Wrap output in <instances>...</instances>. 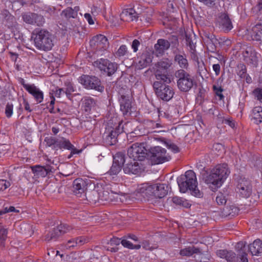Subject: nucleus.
Masks as SVG:
<instances>
[{"label":"nucleus","mask_w":262,"mask_h":262,"mask_svg":"<svg viewBox=\"0 0 262 262\" xmlns=\"http://www.w3.org/2000/svg\"><path fill=\"white\" fill-rule=\"evenodd\" d=\"M75 246H77V242L75 238L68 241L65 245V247L67 249H70L71 248H73Z\"/></svg>","instance_id":"864d4df0"},{"label":"nucleus","mask_w":262,"mask_h":262,"mask_svg":"<svg viewBox=\"0 0 262 262\" xmlns=\"http://www.w3.org/2000/svg\"><path fill=\"white\" fill-rule=\"evenodd\" d=\"M92 194L94 198L91 199L95 203L97 202H99L100 201L102 202H109L112 200L111 196L107 191H103L101 192H98L97 191L93 190L92 192Z\"/></svg>","instance_id":"4be33fe9"},{"label":"nucleus","mask_w":262,"mask_h":262,"mask_svg":"<svg viewBox=\"0 0 262 262\" xmlns=\"http://www.w3.org/2000/svg\"><path fill=\"white\" fill-rule=\"evenodd\" d=\"M251 36L253 40L259 41L262 36V25L256 24L252 28Z\"/></svg>","instance_id":"c85d7f7f"},{"label":"nucleus","mask_w":262,"mask_h":262,"mask_svg":"<svg viewBox=\"0 0 262 262\" xmlns=\"http://www.w3.org/2000/svg\"><path fill=\"white\" fill-rule=\"evenodd\" d=\"M61 235L62 233L57 227L56 228H54L51 232L47 235L46 239L49 241L51 240L55 241Z\"/></svg>","instance_id":"72a5a7b5"},{"label":"nucleus","mask_w":262,"mask_h":262,"mask_svg":"<svg viewBox=\"0 0 262 262\" xmlns=\"http://www.w3.org/2000/svg\"><path fill=\"white\" fill-rule=\"evenodd\" d=\"M137 160H133L132 161L129 162L126 164L124 168L123 171L125 173L127 174H137L140 170V166Z\"/></svg>","instance_id":"b1692460"},{"label":"nucleus","mask_w":262,"mask_h":262,"mask_svg":"<svg viewBox=\"0 0 262 262\" xmlns=\"http://www.w3.org/2000/svg\"><path fill=\"white\" fill-rule=\"evenodd\" d=\"M230 173L227 164H219L206 177L205 182L213 191H215L222 185Z\"/></svg>","instance_id":"f257e3e1"},{"label":"nucleus","mask_w":262,"mask_h":262,"mask_svg":"<svg viewBox=\"0 0 262 262\" xmlns=\"http://www.w3.org/2000/svg\"><path fill=\"white\" fill-rule=\"evenodd\" d=\"M120 243H121V240L120 238L114 237L110 240V242L108 244H110L111 246H117L119 245Z\"/></svg>","instance_id":"5fc2aeb1"},{"label":"nucleus","mask_w":262,"mask_h":262,"mask_svg":"<svg viewBox=\"0 0 262 262\" xmlns=\"http://www.w3.org/2000/svg\"><path fill=\"white\" fill-rule=\"evenodd\" d=\"M23 81H24L23 80ZM24 89L35 99L38 103H41L43 99V93L34 84H26L24 81L21 83Z\"/></svg>","instance_id":"2eb2a0df"},{"label":"nucleus","mask_w":262,"mask_h":262,"mask_svg":"<svg viewBox=\"0 0 262 262\" xmlns=\"http://www.w3.org/2000/svg\"><path fill=\"white\" fill-rule=\"evenodd\" d=\"M67 17L71 18L74 17V12L71 8H68L63 11Z\"/></svg>","instance_id":"4d7b16f0"},{"label":"nucleus","mask_w":262,"mask_h":262,"mask_svg":"<svg viewBox=\"0 0 262 262\" xmlns=\"http://www.w3.org/2000/svg\"><path fill=\"white\" fill-rule=\"evenodd\" d=\"M161 82L162 81H157L153 84L156 93L160 99L165 101H169L173 97V90L170 86L161 83Z\"/></svg>","instance_id":"6e6552de"},{"label":"nucleus","mask_w":262,"mask_h":262,"mask_svg":"<svg viewBox=\"0 0 262 262\" xmlns=\"http://www.w3.org/2000/svg\"><path fill=\"white\" fill-rule=\"evenodd\" d=\"M152 53L149 52H145L140 57L137 64L139 69H143L149 66L152 61Z\"/></svg>","instance_id":"5701e85b"},{"label":"nucleus","mask_w":262,"mask_h":262,"mask_svg":"<svg viewBox=\"0 0 262 262\" xmlns=\"http://www.w3.org/2000/svg\"><path fill=\"white\" fill-rule=\"evenodd\" d=\"M64 94H65V91L63 88L57 89L55 92V96L58 97H61Z\"/></svg>","instance_id":"0e129e2a"},{"label":"nucleus","mask_w":262,"mask_h":262,"mask_svg":"<svg viewBox=\"0 0 262 262\" xmlns=\"http://www.w3.org/2000/svg\"><path fill=\"white\" fill-rule=\"evenodd\" d=\"M197 63H198V71L200 73L203 72L204 70H206L204 63L202 60L199 61L198 60Z\"/></svg>","instance_id":"13d9d810"},{"label":"nucleus","mask_w":262,"mask_h":262,"mask_svg":"<svg viewBox=\"0 0 262 262\" xmlns=\"http://www.w3.org/2000/svg\"><path fill=\"white\" fill-rule=\"evenodd\" d=\"M249 249L252 255L259 256L262 254V242L260 239L255 240L250 245Z\"/></svg>","instance_id":"bb28decb"},{"label":"nucleus","mask_w":262,"mask_h":262,"mask_svg":"<svg viewBox=\"0 0 262 262\" xmlns=\"http://www.w3.org/2000/svg\"><path fill=\"white\" fill-rule=\"evenodd\" d=\"M78 80L86 89H94L101 92L104 90L100 80L95 76L83 75L79 78Z\"/></svg>","instance_id":"1a4fd4ad"},{"label":"nucleus","mask_w":262,"mask_h":262,"mask_svg":"<svg viewBox=\"0 0 262 262\" xmlns=\"http://www.w3.org/2000/svg\"><path fill=\"white\" fill-rule=\"evenodd\" d=\"M31 169L35 176L37 178L45 177L51 170L50 167H46L38 165L31 167Z\"/></svg>","instance_id":"a878e982"},{"label":"nucleus","mask_w":262,"mask_h":262,"mask_svg":"<svg viewBox=\"0 0 262 262\" xmlns=\"http://www.w3.org/2000/svg\"><path fill=\"white\" fill-rule=\"evenodd\" d=\"M57 227L62 234L67 233L72 229V228L70 226L66 224H61L58 226Z\"/></svg>","instance_id":"c03bdc74"},{"label":"nucleus","mask_w":262,"mask_h":262,"mask_svg":"<svg viewBox=\"0 0 262 262\" xmlns=\"http://www.w3.org/2000/svg\"><path fill=\"white\" fill-rule=\"evenodd\" d=\"M10 186L9 181L4 179L0 180V191H4Z\"/></svg>","instance_id":"8fccbe9b"},{"label":"nucleus","mask_w":262,"mask_h":262,"mask_svg":"<svg viewBox=\"0 0 262 262\" xmlns=\"http://www.w3.org/2000/svg\"><path fill=\"white\" fill-rule=\"evenodd\" d=\"M23 104L24 105L25 109L26 111H28L29 112H31L32 111L31 109L30 108V105L26 100H24Z\"/></svg>","instance_id":"774afa93"},{"label":"nucleus","mask_w":262,"mask_h":262,"mask_svg":"<svg viewBox=\"0 0 262 262\" xmlns=\"http://www.w3.org/2000/svg\"><path fill=\"white\" fill-rule=\"evenodd\" d=\"M216 201L219 205H225L227 202L226 196L222 193H219L216 197Z\"/></svg>","instance_id":"37998d69"},{"label":"nucleus","mask_w":262,"mask_h":262,"mask_svg":"<svg viewBox=\"0 0 262 262\" xmlns=\"http://www.w3.org/2000/svg\"><path fill=\"white\" fill-rule=\"evenodd\" d=\"M34 14L28 13L23 15V18L24 21L28 24L33 25Z\"/></svg>","instance_id":"79ce46f5"},{"label":"nucleus","mask_w":262,"mask_h":262,"mask_svg":"<svg viewBox=\"0 0 262 262\" xmlns=\"http://www.w3.org/2000/svg\"><path fill=\"white\" fill-rule=\"evenodd\" d=\"M77 242V246H81L86 242V239L84 237L81 236L75 238Z\"/></svg>","instance_id":"052dcab7"},{"label":"nucleus","mask_w":262,"mask_h":262,"mask_svg":"<svg viewBox=\"0 0 262 262\" xmlns=\"http://www.w3.org/2000/svg\"><path fill=\"white\" fill-rule=\"evenodd\" d=\"M88 184V181L79 178L75 180L73 183L74 193L78 197L85 196Z\"/></svg>","instance_id":"4468645a"},{"label":"nucleus","mask_w":262,"mask_h":262,"mask_svg":"<svg viewBox=\"0 0 262 262\" xmlns=\"http://www.w3.org/2000/svg\"><path fill=\"white\" fill-rule=\"evenodd\" d=\"M253 93L255 97L262 103V89L257 88L253 91Z\"/></svg>","instance_id":"de8ad7c7"},{"label":"nucleus","mask_w":262,"mask_h":262,"mask_svg":"<svg viewBox=\"0 0 262 262\" xmlns=\"http://www.w3.org/2000/svg\"><path fill=\"white\" fill-rule=\"evenodd\" d=\"M94 66L98 68L100 71L111 76L115 73L118 68L117 63H113L107 59L101 58L95 61Z\"/></svg>","instance_id":"f8f14e48"},{"label":"nucleus","mask_w":262,"mask_h":262,"mask_svg":"<svg viewBox=\"0 0 262 262\" xmlns=\"http://www.w3.org/2000/svg\"><path fill=\"white\" fill-rule=\"evenodd\" d=\"M8 231L3 226H0V241L1 245L4 246V242L7 238Z\"/></svg>","instance_id":"ea45409f"},{"label":"nucleus","mask_w":262,"mask_h":262,"mask_svg":"<svg viewBox=\"0 0 262 262\" xmlns=\"http://www.w3.org/2000/svg\"><path fill=\"white\" fill-rule=\"evenodd\" d=\"M127 155L133 160L143 161L146 155V149L143 144L135 143L128 148Z\"/></svg>","instance_id":"9b49d317"},{"label":"nucleus","mask_w":262,"mask_h":262,"mask_svg":"<svg viewBox=\"0 0 262 262\" xmlns=\"http://www.w3.org/2000/svg\"><path fill=\"white\" fill-rule=\"evenodd\" d=\"M120 110L124 116H130L132 112V99L128 95H122L120 99Z\"/></svg>","instance_id":"f3484780"},{"label":"nucleus","mask_w":262,"mask_h":262,"mask_svg":"<svg viewBox=\"0 0 262 262\" xmlns=\"http://www.w3.org/2000/svg\"><path fill=\"white\" fill-rule=\"evenodd\" d=\"M237 75L241 78H245L246 75V68L244 64L238 66Z\"/></svg>","instance_id":"a18cd8bd"},{"label":"nucleus","mask_w":262,"mask_h":262,"mask_svg":"<svg viewBox=\"0 0 262 262\" xmlns=\"http://www.w3.org/2000/svg\"><path fill=\"white\" fill-rule=\"evenodd\" d=\"M91 43L96 46L98 50H105L108 47L107 38L101 34L94 36L91 41Z\"/></svg>","instance_id":"aec40b11"},{"label":"nucleus","mask_w":262,"mask_h":262,"mask_svg":"<svg viewBox=\"0 0 262 262\" xmlns=\"http://www.w3.org/2000/svg\"><path fill=\"white\" fill-rule=\"evenodd\" d=\"M94 104V99L90 97H85L82 99V107L85 112L90 111Z\"/></svg>","instance_id":"473e14b6"},{"label":"nucleus","mask_w":262,"mask_h":262,"mask_svg":"<svg viewBox=\"0 0 262 262\" xmlns=\"http://www.w3.org/2000/svg\"><path fill=\"white\" fill-rule=\"evenodd\" d=\"M57 140L58 139L53 137H48L45 139V141L46 142L48 146H53V148L56 149Z\"/></svg>","instance_id":"a19ab883"},{"label":"nucleus","mask_w":262,"mask_h":262,"mask_svg":"<svg viewBox=\"0 0 262 262\" xmlns=\"http://www.w3.org/2000/svg\"><path fill=\"white\" fill-rule=\"evenodd\" d=\"M150 158L154 164H159L168 161L169 157L167 156L165 149L156 146L150 149Z\"/></svg>","instance_id":"9d476101"},{"label":"nucleus","mask_w":262,"mask_h":262,"mask_svg":"<svg viewBox=\"0 0 262 262\" xmlns=\"http://www.w3.org/2000/svg\"><path fill=\"white\" fill-rule=\"evenodd\" d=\"M72 146L73 145L69 140L64 138H61L57 140L56 149L62 148L70 149V148H72Z\"/></svg>","instance_id":"7c9ffc66"},{"label":"nucleus","mask_w":262,"mask_h":262,"mask_svg":"<svg viewBox=\"0 0 262 262\" xmlns=\"http://www.w3.org/2000/svg\"><path fill=\"white\" fill-rule=\"evenodd\" d=\"M170 46V43L169 41L164 39H159L154 46L155 53L157 56L162 55Z\"/></svg>","instance_id":"412c9836"},{"label":"nucleus","mask_w":262,"mask_h":262,"mask_svg":"<svg viewBox=\"0 0 262 262\" xmlns=\"http://www.w3.org/2000/svg\"><path fill=\"white\" fill-rule=\"evenodd\" d=\"M125 162L124 156L121 154H117L114 156L113 165L110 170L111 175L117 174L121 170L122 165Z\"/></svg>","instance_id":"a211bd4d"},{"label":"nucleus","mask_w":262,"mask_h":262,"mask_svg":"<svg viewBox=\"0 0 262 262\" xmlns=\"http://www.w3.org/2000/svg\"><path fill=\"white\" fill-rule=\"evenodd\" d=\"M138 190L140 193H144L147 196H154L156 198L161 199L167 194L168 187L165 184L144 183L140 185Z\"/></svg>","instance_id":"39448f33"},{"label":"nucleus","mask_w":262,"mask_h":262,"mask_svg":"<svg viewBox=\"0 0 262 262\" xmlns=\"http://www.w3.org/2000/svg\"><path fill=\"white\" fill-rule=\"evenodd\" d=\"M171 64V61L168 58L161 60L156 64L157 70L155 76L158 80L167 83L171 82L169 76L167 74V70Z\"/></svg>","instance_id":"0eeeda50"},{"label":"nucleus","mask_w":262,"mask_h":262,"mask_svg":"<svg viewBox=\"0 0 262 262\" xmlns=\"http://www.w3.org/2000/svg\"><path fill=\"white\" fill-rule=\"evenodd\" d=\"M128 53L127 48L125 45H121L115 53L116 57H121L124 56Z\"/></svg>","instance_id":"58836bf2"},{"label":"nucleus","mask_w":262,"mask_h":262,"mask_svg":"<svg viewBox=\"0 0 262 262\" xmlns=\"http://www.w3.org/2000/svg\"><path fill=\"white\" fill-rule=\"evenodd\" d=\"M84 17L86 20L88 21L90 25H93L94 24V21L92 18V16L89 13H85L84 14Z\"/></svg>","instance_id":"69168bd1"},{"label":"nucleus","mask_w":262,"mask_h":262,"mask_svg":"<svg viewBox=\"0 0 262 262\" xmlns=\"http://www.w3.org/2000/svg\"><path fill=\"white\" fill-rule=\"evenodd\" d=\"M65 91V94L68 97H69L71 95L72 93L74 92V89L73 85L71 83H69L67 85V88Z\"/></svg>","instance_id":"603ef678"},{"label":"nucleus","mask_w":262,"mask_h":262,"mask_svg":"<svg viewBox=\"0 0 262 262\" xmlns=\"http://www.w3.org/2000/svg\"><path fill=\"white\" fill-rule=\"evenodd\" d=\"M177 84L179 90L183 92L189 91L196 84L194 77L183 69L177 70L175 73Z\"/></svg>","instance_id":"423d86ee"},{"label":"nucleus","mask_w":262,"mask_h":262,"mask_svg":"<svg viewBox=\"0 0 262 262\" xmlns=\"http://www.w3.org/2000/svg\"><path fill=\"white\" fill-rule=\"evenodd\" d=\"M238 193L243 198H248L252 193V186L249 181L241 179L237 186Z\"/></svg>","instance_id":"dca6fc26"},{"label":"nucleus","mask_w":262,"mask_h":262,"mask_svg":"<svg viewBox=\"0 0 262 262\" xmlns=\"http://www.w3.org/2000/svg\"><path fill=\"white\" fill-rule=\"evenodd\" d=\"M213 70L214 71L215 75L218 76L221 71V66L219 64H214L212 66Z\"/></svg>","instance_id":"e2e57ef3"},{"label":"nucleus","mask_w":262,"mask_h":262,"mask_svg":"<svg viewBox=\"0 0 262 262\" xmlns=\"http://www.w3.org/2000/svg\"><path fill=\"white\" fill-rule=\"evenodd\" d=\"M213 89L215 94L219 97L220 99H223L224 98V96L222 93L223 92V89L221 88V86L214 85L213 86Z\"/></svg>","instance_id":"49530a36"},{"label":"nucleus","mask_w":262,"mask_h":262,"mask_svg":"<svg viewBox=\"0 0 262 262\" xmlns=\"http://www.w3.org/2000/svg\"><path fill=\"white\" fill-rule=\"evenodd\" d=\"M10 212H18L19 210H16L13 206H10L9 208L6 207L4 210L0 211V215Z\"/></svg>","instance_id":"6e6d98bb"},{"label":"nucleus","mask_w":262,"mask_h":262,"mask_svg":"<svg viewBox=\"0 0 262 262\" xmlns=\"http://www.w3.org/2000/svg\"><path fill=\"white\" fill-rule=\"evenodd\" d=\"M120 18L124 21L129 22L136 20L137 16L134 9H126L124 10L120 14Z\"/></svg>","instance_id":"393cba45"},{"label":"nucleus","mask_w":262,"mask_h":262,"mask_svg":"<svg viewBox=\"0 0 262 262\" xmlns=\"http://www.w3.org/2000/svg\"><path fill=\"white\" fill-rule=\"evenodd\" d=\"M121 125V123H119L118 128H116L115 130H112L108 136V138H110L111 140H112L111 142V144H115L116 141V137L117 136L120 134L122 132V128L121 129L120 128Z\"/></svg>","instance_id":"c9c22d12"},{"label":"nucleus","mask_w":262,"mask_h":262,"mask_svg":"<svg viewBox=\"0 0 262 262\" xmlns=\"http://www.w3.org/2000/svg\"><path fill=\"white\" fill-rule=\"evenodd\" d=\"M140 44V41L137 39H135L133 40L132 45V48L133 49L134 52H136L138 51V47L139 46Z\"/></svg>","instance_id":"bf43d9fd"},{"label":"nucleus","mask_w":262,"mask_h":262,"mask_svg":"<svg viewBox=\"0 0 262 262\" xmlns=\"http://www.w3.org/2000/svg\"><path fill=\"white\" fill-rule=\"evenodd\" d=\"M13 106L12 104L7 103L5 108V114L8 118H10L13 114Z\"/></svg>","instance_id":"09e8293b"},{"label":"nucleus","mask_w":262,"mask_h":262,"mask_svg":"<svg viewBox=\"0 0 262 262\" xmlns=\"http://www.w3.org/2000/svg\"><path fill=\"white\" fill-rule=\"evenodd\" d=\"M177 182L181 192L185 193L189 190L192 195L198 198L203 196V193L197 187L196 177L192 170L186 171L185 175L178 178Z\"/></svg>","instance_id":"7ed1b4c3"},{"label":"nucleus","mask_w":262,"mask_h":262,"mask_svg":"<svg viewBox=\"0 0 262 262\" xmlns=\"http://www.w3.org/2000/svg\"><path fill=\"white\" fill-rule=\"evenodd\" d=\"M243 56L247 64L256 66L260 55L252 47H249L243 52Z\"/></svg>","instance_id":"ddd939ff"},{"label":"nucleus","mask_w":262,"mask_h":262,"mask_svg":"<svg viewBox=\"0 0 262 262\" xmlns=\"http://www.w3.org/2000/svg\"><path fill=\"white\" fill-rule=\"evenodd\" d=\"M216 25L225 32H228L232 28V25L228 15L225 13H221L216 20Z\"/></svg>","instance_id":"6ab92c4d"},{"label":"nucleus","mask_w":262,"mask_h":262,"mask_svg":"<svg viewBox=\"0 0 262 262\" xmlns=\"http://www.w3.org/2000/svg\"><path fill=\"white\" fill-rule=\"evenodd\" d=\"M167 147L174 152H178L179 151V147L174 144L170 143L167 144Z\"/></svg>","instance_id":"680f3d73"},{"label":"nucleus","mask_w":262,"mask_h":262,"mask_svg":"<svg viewBox=\"0 0 262 262\" xmlns=\"http://www.w3.org/2000/svg\"><path fill=\"white\" fill-rule=\"evenodd\" d=\"M174 61L178 63L179 67L184 69H187L188 67V62L185 56L181 54H176L174 56Z\"/></svg>","instance_id":"2f4dec72"},{"label":"nucleus","mask_w":262,"mask_h":262,"mask_svg":"<svg viewBox=\"0 0 262 262\" xmlns=\"http://www.w3.org/2000/svg\"><path fill=\"white\" fill-rule=\"evenodd\" d=\"M200 2L203 3L205 5L213 7L215 5L216 0H198Z\"/></svg>","instance_id":"3c124183"},{"label":"nucleus","mask_w":262,"mask_h":262,"mask_svg":"<svg viewBox=\"0 0 262 262\" xmlns=\"http://www.w3.org/2000/svg\"><path fill=\"white\" fill-rule=\"evenodd\" d=\"M121 244L125 248L130 249H139L141 248V245L139 244L134 245L131 242L125 239H122L121 240Z\"/></svg>","instance_id":"4c0bfd02"},{"label":"nucleus","mask_w":262,"mask_h":262,"mask_svg":"<svg viewBox=\"0 0 262 262\" xmlns=\"http://www.w3.org/2000/svg\"><path fill=\"white\" fill-rule=\"evenodd\" d=\"M34 16L33 25H36L39 27L42 26L45 22V19L43 16L36 13L34 14Z\"/></svg>","instance_id":"e433bc0d"},{"label":"nucleus","mask_w":262,"mask_h":262,"mask_svg":"<svg viewBox=\"0 0 262 262\" xmlns=\"http://www.w3.org/2000/svg\"><path fill=\"white\" fill-rule=\"evenodd\" d=\"M235 248L237 250L238 256H236V254L234 252L226 250H218L216 254L220 258L225 259L227 262H237L238 258L240 259V262H248L245 243L238 242Z\"/></svg>","instance_id":"20e7f679"},{"label":"nucleus","mask_w":262,"mask_h":262,"mask_svg":"<svg viewBox=\"0 0 262 262\" xmlns=\"http://www.w3.org/2000/svg\"><path fill=\"white\" fill-rule=\"evenodd\" d=\"M251 119L256 124H259L262 122V107L261 106H256L252 110L251 114Z\"/></svg>","instance_id":"cd10ccee"},{"label":"nucleus","mask_w":262,"mask_h":262,"mask_svg":"<svg viewBox=\"0 0 262 262\" xmlns=\"http://www.w3.org/2000/svg\"><path fill=\"white\" fill-rule=\"evenodd\" d=\"M200 253V250L194 246L188 247L180 250V254L182 256H191L193 254Z\"/></svg>","instance_id":"c756f323"},{"label":"nucleus","mask_w":262,"mask_h":262,"mask_svg":"<svg viewBox=\"0 0 262 262\" xmlns=\"http://www.w3.org/2000/svg\"><path fill=\"white\" fill-rule=\"evenodd\" d=\"M172 201L176 205H181L186 208L190 207L191 205L185 199L178 196H174L172 199Z\"/></svg>","instance_id":"f704fd0d"},{"label":"nucleus","mask_w":262,"mask_h":262,"mask_svg":"<svg viewBox=\"0 0 262 262\" xmlns=\"http://www.w3.org/2000/svg\"><path fill=\"white\" fill-rule=\"evenodd\" d=\"M34 46L40 51H50L54 45V36L43 29H35L32 33Z\"/></svg>","instance_id":"f03ea898"},{"label":"nucleus","mask_w":262,"mask_h":262,"mask_svg":"<svg viewBox=\"0 0 262 262\" xmlns=\"http://www.w3.org/2000/svg\"><path fill=\"white\" fill-rule=\"evenodd\" d=\"M224 123L229 125L232 128H233L235 126V123L232 120L230 119H225L224 121Z\"/></svg>","instance_id":"338daca9"}]
</instances>
